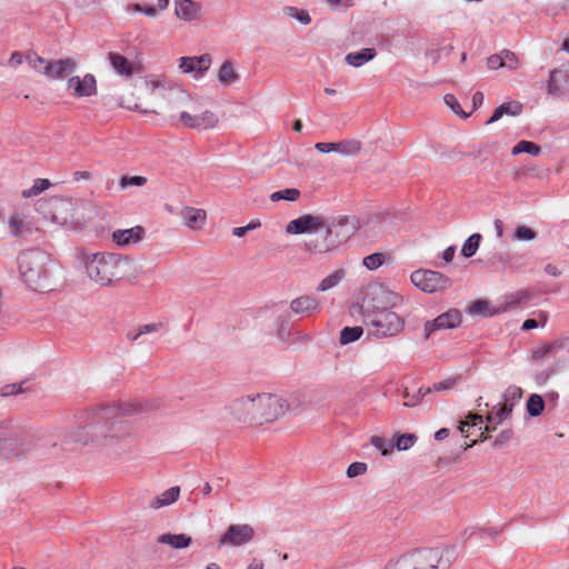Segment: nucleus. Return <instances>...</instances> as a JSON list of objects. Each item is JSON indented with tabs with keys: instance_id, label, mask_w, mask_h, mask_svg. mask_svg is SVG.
Instances as JSON below:
<instances>
[{
	"instance_id": "24",
	"label": "nucleus",
	"mask_w": 569,
	"mask_h": 569,
	"mask_svg": "<svg viewBox=\"0 0 569 569\" xmlns=\"http://www.w3.org/2000/svg\"><path fill=\"white\" fill-rule=\"evenodd\" d=\"M176 16L184 21H192L197 19L199 13V6L192 0H181L176 4Z\"/></svg>"
},
{
	"instance_id": "44",
	"label": "nucleus",
	"mask_w": 569,
	"mask_h": 569,
	"mask_svg": "<svg viewBox=\"0 0 569 569\" xmlns=\"http://www.w3.org/2000/svg\"><path fill=\"white\" fill-rule=\"evenodd\" d=\"M385 260L386 254L379 252L372 253L363 259V266L369 270H376L385 262Z\"/></svg>"
},
{
	"instance_id": "35",
	"label": "nucleus",
	"mask_w": 569,
	"mask_h": 569,
	"mask_svg": "<svg viewBox=\"0 0 569 569\" xmlns=\"http://www.w3.org/2000/svg\"><path fill=\"white\" fill-rule=\"evenodd\" d=\"M480 241H481V234H479V233L471 234L463 242L462 248H461V254L466 258L472 257L477 252Z\"/></svg>"
},
{
	"instance_id": "19",
	"label": "nucleus",
	"mask_w": 569,
	"mask_h": 569,
	"mask_svg": "<svg viewBox=\"0 0 569 569\" xmlns=\"http://www.w3.org/2000/svg\"><path fill=\"white\" fill-rule=\"evenodd\" d=\"M8 226L10 228V233L16 238L23 237L32 230L31 222L27 220V217L23 213L18 211H14L9 217Z\"/></svg>"
},
{
	"instance_id": "5",
	"label": "nucleus",
	"mask_w": 569,
	"mask_h": 569,
	"mask_svg": "<svg viewBox=\"0 0 569 569\" xmlns=\"http://www.w3.org/2000/svg\"><path fill=\"white\" fill-rule=\"evenodd\" d=\"M286 232L311 234L305 242V249L310 253H327L338 248V241L333 239L330 229L327 228V221L320 216L302 214L286 226Z\"/></svg>"
},
{
	"instance_id": "18",
	"label": "nucleus",
	"mask_w": 569,
	"mask_h": 569,
	"mask_svg": "<svg viewBox=\"0 0 569 569\" xmlns=\"http://www.w3.org/2000/svg\"><path fill=\"white\" fill-rule=\"evenodd\" d=\"M183 223L189 229H201L207 221V213L203 209L184 207L180 212Z\"/></svg>"
},
{
	"instance_id": "40",
	"label": "nucleus",
	"mask_w": 569,
	"mask_h": 569,
	"mask_svg": "<svg viewBox=\"0 0 569 569\" xmlns=\"http://www.w3.org/2000/svg\"><path fill=\"white\" fill-rule=\"evenodd\" d=\"M300 197V191L296 188H288L280 191H276L270 194V200L273 202L280 200L296 201Z\"/></svg>"
},
{
	"instance_id": "60",
	"label": "nucleus",
	"mask_w": 569,
	"mask_h": 569,
	"mask_svg": "<svg viewBox=\"0 0 569 569\" xmlns=\"http://www.w3.org/2000/svg\"><path fill=\"white\" fill-rule=\"evenodd\" d=\"M456 254V248L453 246H449L448 248H446L442 252V259L446 261V262H450L452 261L453 257Z\"/></svg>"
},
{
	"instance_id": "58",
	"label": "nucleus",
	"mask_w": 569,
	"mask_h": 569,
	"mask_svg": "<svg viewBox=\"0 0 569 569\" xmlns=\"http://www.w3.org/2000/svg\"><path fill=\"white\" fill-rule=\"evenodd\" d=\"M476 535L480 539H482V538L495 539L499 535V531L495 528H486V529L478 530L476 532Z\"/></svg>"
},
{
	"instance_id": "46",
	"label": "nucleus",
	"mask_w": 569,
	"mask_h": 569,
	"mask_svg": "<svg viewBox=\"0 0 569 569\" xmlns=\"http://www.w3.org/2000/svg\"><path fill=\"white\" fill-rule=\"evenodd\" d=\"M147 183V178L142 176H123L120 179V187L121 189H127L128 187L136 186V187H142Z\"/></svg>"
},
{
	"instance_id": "26",
	"label": "nucleus",
	"mask_w": 569,
	"mask_h": 569,
	"mask_svg": "<svg viewBox=\"0 0 569 569\" xmlns=\"http://www.w3.org/2000/svg\"><path fill=\"white\" fill-rule=\"evenodd\" d=\"M499 312L498 309L490 306L487 300L478 299L473 301L467 308V313L470 316H481V317H491Z\"/></svg>"
},
{
	"instance_id": "17",
	"label": "nucleus",
	"mask_w": 569,
	"mask_h": 569,
	"mask_svg": "<svg viewBox=\"0 0 569 569\" xmlns=\"http://www.w3.org/2000/svg\"><path fill=\"white\" fill-rule=\"evenodd\" d=\"M77 68V61L71 58L60 60H49L44 77L48 79L63 78L70 74Z\"/></svg>"
},
{
	"instance_id": "31",
	"label": "nucleus",
	"mask_w": 569,
	"mask_h": 569,
	"mask_svg": "<svg viewBox=\"0 0 569 569\" xmlns=\"http://www.w3.org/2000/svg\"><path fill=\"white\" fill-rule=\"evenodd\" d=\"M511 153L512 156L528 153L532 157H538L541 153V148L532 141L520 140L517 144L513 146Z\"/></svg>"
},
{
	"instance_id": "64",
	"label": "nucleus",
	"mask_w": 569,
	"mask_h": 569,
	"mask_svg": "<svg viewBox=\"0 0 569 569\" xmlns=\"http://www.w3.org/2000/svg\"><path fill=\"white\" fill-rule=\"evenodd\" d=\"M247 569H263V562L261 560H258V559H253L249 566L247 567Z\"/></svg>"
},
{
	"instance_id": "14",
	"label": "nucleus",
	"mask_w": 569,
	"mask_h": 569,
	"mask_svg": "<svg viewBox=\"0 0 569 569\" xmlns=\"http://www.w3.org/2000/svg\"><path fill=\"white\" fill-rule=\"evenodd\" d=\"M333 239L338 241V247L346 242L358 229V221L353 217H338L330 223L327 222Z\"/></svg>"
},
{
	"instance_id": "47",
	"label": "nucleus",
	"mask_w": 569,
	"mask_h": 569,
	"mask_svg": "<svg viewBox=\"0 0 569 569\" xmlns=\"http://www.w3.org/2000/svg\"><path fill=\"white\" fill-rule=\"evenodd\" d=\"M561 349V345L559 342H552L548 345H542L537 348L535 351L536 357H546V356H555Z\"/></svg>"
},
{
	"instance_id": "36",
	"label": "nucleus",
	"mask_w": 569,
	"mask_h": 569,
	"mask_svg": "<svg viewBox=\"0 0 569 569\" xmlns=\"http://www.w3.org/2000/svg\"><path fill=\"white\" fill-rule=\"evenodd\" d=\"M370 446L381 457H388L391 453V443L382 437L371 436L370 437Z\"/></svg>"
},
{
	"instance_id": "53",
	"label": "nucleus",
	"mask_w": 569,
	"mask_h": 569,
	"mask_svg": "<svg viewBox=\"0 0 569 569\" xmlns=\"http://www.w3.org/2000/svg\"><path fill=\"white\" fill-rule=\"evenodd\" d=\"M487 66L490 70L503 69L502 51L490 56L487 60Z\"/></svg>"
},
{
	"instance_id": "33",
	"label": "nucleus",
	"mask_w": 569,
	"mask_h": 569,
	"mask_svg": "<svg viewBox=\"0 0 569 569\" xmlns=\"http://www.w3.org/2000/svg\"><path fill=\"white\" fill-rule=\"evenodd\" d=\"M51 186H52V183L49 179L38 178L33 181L32 187H30L29 189H24L21 194L26 199L32 198V197L39 196L40 193L44 192Z\"/></svg>"
},
{
	"instance_id": "55",
	"label": "nucleus",
	"mask_w": 569,
	"mask_h": 569,
	"mask_svg": "<svg viewBox=\"0 0 569 569\" xmlns=\"http://www.w3.org/2000/svg\"><path fill=\"white\" fill-rule=\"evenodd\" d=\"M24 61H26V53H22L20 51H14L11 53L8 64H9V67L17 69Z\"/></svg>"
},
{
	"instance_id": "2",
	"label": "nucleus",
	"mask_w": 569,
	"mask_h": 569,
	"mask_svg": "<svg viewBox=\"0 0 569 569\" xmlns=\"http://www.w3.org/2000/svg\"><path fill=\"white\" fill-rule=\"evenodd\" d=\"M133 435V426L127 419L117 416L113 409L108 408L96 412L86 425L67 430L61 446L63 450L70 449V443L113 448Z\"/></svg>"
},
{
	"instance_id": "56",
	"label": "nucleus",
	"mask_w": 569,
	"mask_h": 569,
	"mask_svg": "<svg viewBox=\"0 0 569 569\" xmlns=\"http://www.w3.org/2000/svg\"><path fill=\"white\" fill-rule=\"evenodd\" d=\"M506 400H519L522 397V390L520 387L510 386L505 392Z\"/></svg>"
},
{
	"instance_id": "15",
	"label": "nucleus",
	"mask_w": 569,
	"mask_h": 569,
	"mask_svg": "<svg viewBox=\"0 0 569 569\" xmlns=\"http://www.w3.org/2000/svg\"><path fill=\"white\" fill-rule=\"evenodd\" d=\"M290 310L297 316H310L320 311L321 306L317 298L310 295H302L290 301Z\"/></svg>"
},
{
	"instance_id": "27",
	"label": "nucleus",
	"mask_w": 569,
	"mask_h": 569,
	"mask_svg": "<svg viewBox=\"0 0 569 569\" xmlns=\"http://www.w3.org/2000/svg\"><path fill=\"white\" fill-rule=\"evenodd\" d=\"M180 495V488L179 487H171L167 490H164L161 495L156 497L151 503L150 507L153 509H159L164 506H169L177 501Z\"/></svg>"
},
{
	"instance_id": "52",
	"label": "nucleus",
	"mask_w": 569,
	"mask_h": 569,
	"mask_svg": "<svg viewBox=\"0 0 569 569\" xmlns=\"http://www.w3.org/2000/svg\"><path fill=\"white\" fill-rule=\"evenodd\" d=\"M196 57H182L179 59V69L183 73H192L194 71Z\"/></svg>"
},
{
	"instance_id": "13",
	"label": "nucleus",
	"mask_w": 569,
	"mask_h": 569,
	"mask_svg": "<svg viewBox=\"0 0 569 569\" xmlns=\"http://www.w3.org/2000/svg\"><path fill=\"white\" fill-rule=\"evenodd\" d=\"M462 322V315L458 309H449L441 313L436 319L425 323V337L429 338L430 335L438 330L455 329Z\"/></svg>"
},
{
	"instance_id": "23",
	"label": "nucleus",
	"mask_w": 569,
	"mask_h": 569,
	"mask_svg": "<svg viewBox=\"0 0 569 569\" xmlns=\"http://www.w3.org/2000/svg\"><path fill=\"white\" fill-rule=\"evenodd\" d=\"M240 79L239 73L236 71L234 66L231 61L226 60L218 70V80L221 86L228 87Z\"/></svg>"
},
{
	"instance_id": "9",
	"label": "nucleus",
	"mask_w": 569,
	"mask_h": 569,
	"mask_svg": "<svg viewBox=\"0 0 569 569\" xmlns=\"http://www.w3.org/2000/svg\"><path fill=\"white\" fill-rule=\"evenodd\" d=\"M511 413V407L507 405L493 407V409L487 416L488 425L483 427V419L481 416L476 413H469L466 420L459 425V431L466 438L471 435L479 433V437L486 439L485 432H490L496 429L509 415Z\"/></svg>"
},
{
	"instance_id": "6",
	"label": "nucleus",
	"mask_w": 569,
	"mask_h": 569,
	"mask_svg": "<svg viewBox=\"0 0 569 569\" xmlns=\"http://www.w3.org/2000/svg\"><path fill=\"white\" fill-rule=\"evenodd\" d=\"M365 306V323L369 335L386 338L391 330V293L381 287L371 289Z\"/></svg>"
},
{
	"instance_id": "54",
	"label": "nucleus",
	"mask_w": 569,
	"mask_h": 569,
	"mask_svg": "<svg viewBox=\"0 0 569 569\" xmlns=\"http://www.w3.org/2000/svg\"><path fill=\"white\" fill-rule=\"evenodd\" d=\"M315 149L320 153H329V152L338 153V142H317L315 144Z\"/></svg>"
},
{
	"instance_id": "62",
	"label": "nucleus",
	"mask_w": 569,
	"mask_h": 569,
	"mask_svg": "<svg viewBox=\"0 0 569 569\" xmlns=\"http://www.w3.org/2000/svg\"><path fill=\"white\" fill-rule=\"evenodd\" d=\"M538 327V323L535 319H527L523 321L521 329L522 330H531L536 329Z\"/></svg>"
},
{
	"instance_id": "16",
	"label": "nucleus",
	"mask_w": 569,
	"mask_h": 569,
	"mask_svg": "<svg viewBox=\"0 0 569 569\" xmlns=\"http://www.w3.org/2000/svg\"><path fill=\"white\" fill-rule=\"evenodd\" d=\"M144 229L141 226H136L129 229H118L111 234L112 241L120 247H128L136 244L144 238Z\"/></svg>"
},
{
	"instance_id": "11",
	"label": "nucleus",
	"mask_w": 569,
	"mask_h": 569,
	"mask_svg": "<svg viewBox=\"0 0 569 569\" xmlns=\"http://www.w3.org/2000/svg\"><path fill=\"white\" fill-rule=\"evenodd\" d=\"M254 535L256 531L250 525H231L220 537L219 543L221 546L240 547L251 542Z\"/></svg>"
},
{
	"instance_id": "61",
	"label": "nucleus",
	"mask_w": 569,
	"mask_h": 569,
	"mask_svg": "<svg viewBox=\"0 0 569 569\" xmlns=\"http://www.w3.org/2000/svg\"><path fill=\"white\" fill-rule=\"evenodd\" d=\"M545 271H546V273H548L549 276H552V277H558L560 274L558 267H556L555 264H551V263H549L545 267Z\"/></svg>"
},
{
	"instance_id": "8",
	"label": "nucleus",
	"mask_w": 569,
	"mask_h": 569,
	"mask_svg": "<svg viewBox=\"0 0 569 569\" xmlns=\"http://www.w3.org/2000/svg\"><path fill=\"white\" fill-rule=\"evenodd\" d=\"M452 562L449 552L440 549H415L400 555L393 569H448Z\"/></svg>"
},
{
	"instance_id": "39",
	"label": "nucleus",
	"mask_w": 569,
	"mask_h": 569,
	"mask_svg": "<svg viewBox=\"0 0 569 569\" xmlns=\"http://www.w3.org/2000/svg\"><path fill=\"white\" fill-rule=\"evenodd\" d=\"M161 328L160 323H149L139 327L137 330H131L128 332L127 337L131 341H137L144 335H149L152 332H157Z\"/></svg>"
},
{
	"instance_id": "12",
	"label": "nucleus",
	"mask_w": 569,
	"mask_h": 569,
	"mask_svg": "<svg viewBox=\"0 0 569 569\" xmlns=\"http://www.w3.org/2000/svg\"><path fill=\"white\" fill-rule=\"evenodd\" d=\"M67 90L74 98L96 96L98 92L96 77L91 73H86L83 77H70L67 81Z\"/></svg>"
},
{
	"instance_id": "7",
	"label": "nucleus",
	"mask_w": 569,
	"mask_h": 569,
	"mask_svg": "<svg viewBox=\"0 0 569 569\" xmlns=\"http://www.w3.org/2000/svg\"><path fill=\"white\" fill-rule=\"evenodd\" d=\"M19 271L24 283L32 290H49L51 282L50 257L38 249L19 254Z\"/></svg>"
},
{
	"instance_id": "25",
	"label": "nucleus",
	"mask_w": 569,
	"mask_h": 569,
	"mask_svg": "<svg viewBox=\"0 0 569 569\" xmlns=\"http://www.w3.org/2000/svg\"><path fill=\"white\" fill-rule=\"evenodd\" d=\"M375 57L376 50L373 48H365L361 51L349 52L345 60L349 66L359 68L372 60Z\"/></svg>"
},
{
	"instance_id": "20",
	"label": "nucleus",
	"mask_w": 569,
	"mask_h": 569,
	"mask_svg": "<svg viewBox=\"0 0 569 569\" xmlns=\"http://www.w3.org/2000/svg\"><path fill=\"white\" fill-rule=\"evenodd\" d=\"M522 111V104L519 101H508L498 106L492 116L486 121V124L489 126L493 122L500 120L503 116L516 117L519 116Z\"/></svg>"
},
{
	"instance_id": "50",
	"label": "nucleus",
	"mask_w": 569,
	"mask_h": 569,
	"mask_svg": "<svg viewBox=\"0 0 569 569\" xmlns=\"http://www.w3.org/2000/svg\"><path fill=\"white\" fill-rule=\"evenodd\" d=\"M368 466L365 462H352L348 466L346 475L348 478H356L358 476H362L367 472Z\"/></svg>"
},
{
	"instance_id": "28",
	"label": "nucleus",
	"mask_w": 569,
	"mask_h": 569,
	"mask_svg": "<svg viewBox=\"0 0 569 569\" xmlns=\"http://www.w3.org/2000/svg\"><path fill=\"white\" fill-rule=\"evenodd\" d=\"M362 150V143L357 139H345L338 142V153L343 157H356Z\"/></svg>"
},
{
	"instance_id": "59",
	"label": "nucleus",
	"mask_w": 569,
	"mask_h": 569,
	"mask_svg": "<svg viewBox=\"0 0 569 569\" xmlns=\"http://www.w3.org/2000/svg\"><path fill=\"white\" fill-rule=\"evenodd\" d=\"M328 4L335 9L338 10L340 8H349L353 4V0H327Z\"/></svg>"
},
{
	"instance_id": "37",
	"label": "nucleus",
	"mask_w": 569,
	"mask_h": 569,
	"mask_svg": "<svg viewBox=\"0 0 569 569\" xmlns=\"http://www.w3.org/2000/svg\"><path fill=\"white\" fill-rule=\"evenodd\" d=\"M536 238H537V232L533 229H531L525 224L517 226L512 233V239L515 241H519V242L533 241Z\"/></svg>"
},
{
	"instance_id": "63",
	"label": "nucleus",
	"mask_w": 569,
	"mask_h": 569,
	"mask_svg": "<svg viewBox=\"0 0 569 569\" xmlns=\"http://www.w3.org/2000/svg\"><path fill=\"white\" fill-rule=\"evenodd\" d=\"M483 99H485V97H483L482 92L477 91L476 93H473V96H472L473 108H477L478 106L482 104Z\"/></svg>"
},
{
	"instance_id": "22",
	"label": "nucleus",
	"mask_w": 569,
	"mask_h": 569,
	"mask_svg": "<svg viewBox=\"0 0 569 569\" xmlns=\"http://www.w3.org/2000/svg\"><path fill=\"white\" fill-rule=\"evenodd\" d=\"M157 542L160 545L170 546L174 550L186 549L191 542L192 538L186 533H162L157 538Z\"/></svg>"
},
{
	"instance_id": "48",
	"label": "nucleus",
	"mask_w": 569,
	"mask_h": 569,
	"mask_svg": "<svg viewBox=\"0 0 569 569\" xmlns=\"http://www.w3.org/2000/svg\"><path fill=\"white\" fill-rule=\"evenodd\" d=\"M16 439L0 438V455H19L20 451L16 449Z\"/></svg>"
},
{
	"instance_id": "32",
	"label": "nucleus",
	"mask_w": 569,
	"mask_h": 569,
	"mask_svg": "<svg viewBox=\"0 0 569 569\" xmlns=\"http://www.w3.org/2000/svg\"><path fill=\"white\" fill-rule=\"evenodd\" d=\"M47 59H43L42 57L38 56L34 51H27L26 52V62L29 64V67L37 73L44 76V71L47 69L48 64Z\"/></svg>"
},
{
	"instance_id": "51",
	"label": "nucleus",
	"mask_w": 569,
	"mask_h": 569,
	"mask_svg": "<svg viewBox=\"0 0 569 569\" xmlns=\"http://www.w3.org/2000/svg\"><path fill=\"white\" fill-rule=\"evenodd\" d=\"M458 378H448L442 381L433 383L431 389H428L427 392L432 391H447L452 389L458 383Z\"/></svg>"
},
{
	"instance_id": "4",
	"label": "nucleus",
	"mask_w": 569,
	"mask_h": 569,
	"mask_svg": "<svg viewBox=\"0 0 569 569\" xmlns=\"http://www.w3.org/2000/svg\"><path fill=\"white\" fill-rule=\"evenodd\" d=\"M88 277L100 286H109L114 281L134 278L139 267L134 259L111 252H97L83 258Z\"/></svg>"
},
{
	"instance_id": "43",
	"label": "nucleus",
	"mask_w": 569,
	"mask_h": 569,
	"mask_svg": "<svg viewBox=\"0 0 569 569\" xmlns=\"http://www.w3.org/2000/svg\"><path fill=\"white\" fill-rule=\"evenodd\" d=\"M283 12L287 16L297 19L302 24H308L311 21L310 16H309V13L307 11L299 10V9H297L295 7H286L283 9Z\"/></svg>"
},
{
	"instance_id": "3",
	"label": "nucleus",
	"mask_w": 569,
	"mask_h": 569,
	"mask_svg": "<svg viewBox=\"0 0 569 569\" xmlns=\"http://www.w3.org/2000/svg\"><path fill=\"white\" fill-rule=\"evenodd\" d=\"M289 408L287 400L278 395L259 393L233 400L223 409V419L259 426L277 420Z\"/></svg>"
},
{
	"instance_id": "21",
	"label": "nucleus",
	"mask_w": 569,
	"mask_h": 569,
	"mask_svg": "<svg viewBox=\"0 0 569 569\" xmlns=\"http://www.w3.org/2000/svg\"><path fill=\"white\" fill-rule=\"evenodd\" d=\"M108 60L113 68L114 72L121 77H131L134 71V64L126 57L121 56L117 52H110L108 54Z\"/></svg>"
},
{
	"instance_id": "1",
	"label": "nucleus",
	"mask_w": 569,
	"mask_h": 569,
	"mask_svg": "<svg viewBox=\"0 0 569 569\" xmlns=\"http://www.w3.org/2000/svg\"><path fill=\"white\" fill-rule=\"evenodd\" d=\"M146 86L152 94L162 99L161 113L181 127L198 131L217 128L219 117L211 110H201V99L183 87L159 79L147 80Z\"/></svg>"
},
{
	"instance_id": "10",
	"label": "nucleus",
	"mask_w": 569,
	"mask_h": 569,
	"mask_svg": "<svg viewBox=\"0 0 569 569\" xmlns=\"http://www.w3.org/2000/svg\"><path fill=\"white\" fill-rule=\"evenodd\" d=\"M410 280L415 287L426 293L442 292L452 284L450 278L439 271L429 269L413 271L410 276Z\"/></svg>"
},
{
	"instance_id": "49",
	"label": "nucleus",
	"mask_w": 569,
	"mask_h": 569,
	"mask_svg": "<svg viewBox=\"0 0 569 569\" xmlns=\"http://www.w3.org/2000/svg\"><path fill=\"white\" fill-rule=\"evenodd\" d=\"M502 62H503V69H508V70H516L519 68V59L517 58V56L509 51V50H503L502 51Z\"/></svg>"
},
{
	"instance_id": "41",
	"label": "nucleus",
	"mask_w": 569,
	"mask_h": 569,
	"mask_svg": "<svg viewBox=\"0 0 569 569\" xmlns=\"http://www.w3.org/2000/svg\"><path fill=\"white\" fill-rule=\"evenodd\" d=\"M446 106L457 116L461 117L462 119L469 118L470 113L465 112L460 103L458 102L457 98L453 94H446L445 98Z\"/></svg>"
},
{
	"instance_id": "38",
	"label": "nucleus",
	"mask_w": 569,
	"mask_h": 569,
	"mask_svg": "<svg viewBox=\"0 0 569 569\" xmlns=\"http://www.w3.org/2000/svg\"><path fill=\"white\" fill-rule=\"evenodd\" d=\"M545 409V402L541 396L531 395L527 401V411L531 417H538Z\"/></svg>"
},
{
	"instance_id": "30",
	"label": "nucleus",
	"mask_w": 569,
	"mask_h": 569,
	"mask_svg": "<svg viewBox=\"0 0 569 569\" xmlns=\"http://www.w3.org/2000/svg\"><path fill=\"white\" fill-rule=\"evenodd\" d=\"M562 73L559 70H552L549 73V80L547 83V93L552 97H561L562 96Z\"/></svg>"
},
{
	"instance_id": "57",
	"label": "nucleus",
	"mask_w": 569,
	"mask_h": 569,
	"mask_svg": "<svg viewBox=\"0 0 569 569\" xmlns=\"http://www.w3.org/2000/svg\"><path fill=\"white\" fill-rule=\"evenodd\" d=\"M20 392H22V387L20 383L6 385L1 389L2 396H13V395H18Z\"/></svg>"
},
{
	"instance_id": "34",
	"label": "nucleus",
	"mask_w": 569,
	"mask_h": 569,
	"mask_svg": "<svg viewBox=\"0 0 569 569\" xmlns=\"http://www.w3.org/2000/svg\"><path fill=\"white\" fill-rule=\"evenodd\" d=\"M363 333V329L359 326L356 327H345L340 331L339 341L341 345H348L355 342L360 339Z\"/></svg>"
},
{
	"instance_id": "29",
	"label": "nucleus",
	"mask_w": 569,
	"mask_h": 569,
	"mask_svg": "<svg viewBox=\"0 0 569 569\" xmlns=\"http://www.w3.org/2000/svg\"><path fill=\"white\" fill-rule=\"evenodd\" d=\"M345 276L346 271L343 269L333 271L319 282L318 290L325 292L337 287L343 280Z\"/></svg>"
},
{
	"instance_id": "45",
	"label": "nucleus",
	"mask_w": 569,
	"mask_h": 569,
	"mask_svg": "<svg viewBox=\"0 0 569 569\" xmlns=\"http://www.w3.org/2000/svg\"><path fill=\"white\" fill-rule=\"evenodd\" d=\"M416 440L413 433H403L397 437L395 446L398 450H408L416 443Z\"/></svg>"
},
{
	"instance_id": "42",
	"label": "nucleus",
	"mask_w": 569,
	"mask_h": 569,
	"mask_svg": "<svg viewBox=\"0 0 569 569\" xmlns=\"http://www.w3.org/2000/svg\"><path fill=\"white\" fill-rule=\"evenodd\" d=\"M211 56L204 53L200 57H196V63L198 64V73L193 74L194 79H201L211 66Z\"/></svg>"
}]
</instances>
